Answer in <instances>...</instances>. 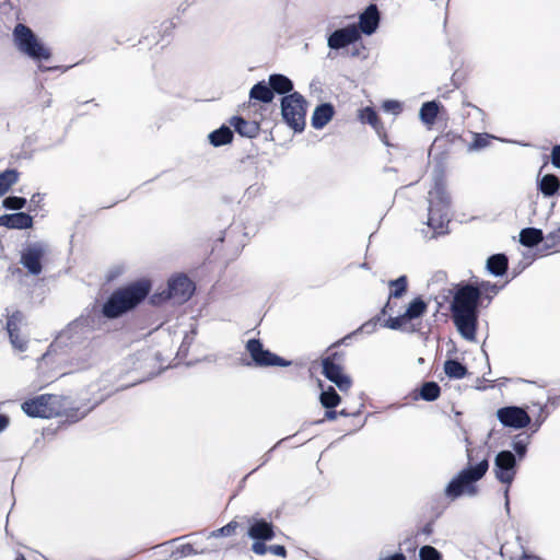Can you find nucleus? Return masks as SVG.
<instances>
[{"label":"nucleus","mask_w":560,"mask_h":560,"mask_svg":"<svg viewBox=\"0 0 560 560\" xmlns=\"http://www.w3.org/2000/svg\"><path fill=\"white\" fill-rule=\"evenodd\" d=\"M93 334V320L89 317H79L57 335L43 359L46 360L59 352H68L69 371L85 370L96 361Z\"/></svg>","instance_id":"nucleus-1"},{"label":"nucleus","mask_w":560,"mask_h":560,"mask_svg":"<svg viewBox=\"0 0 560 560\" xmlns=\"http://www.w3.org/2000/svg\"><path fill=\"white\" fill-rule=\"evenodd\" d=\"M98 402L100 400L91 405L90 401L78 404L66 396L43 394L25 400L21 405V409L31 418L49 419L65 416L67 420L77 422L93 410Z\"/></svg>","instance_id":"nucleus-2"},{"label":"nucleus","mask_w":560,"mask_h":560,"mask_svg":"<svg viewBox=\"0 0 560 560\" xmlns=\"http://www.w3.org/2000/svg\"><path fill=\"white\" fill-rule=\"evenodd\" d=\"M480 298L479 288L465 284L457 289L451 303L453 322L460 336L468 341L476 339Z\"/></svg>","instance_id":"nucleus-3"},{"label":"nucleus","mask_w":560,"mask_h":560,"mask_svg":"<svg viewBox=\"0 0 560 560\" xmlns=\"http://www.w3.org/2000/svg\"><path fill=\"white\" fill-rule=\"evenodd\" d=\"M428 202L429 214L427 225L432 229V236L446 233V228L450 222L451 199L445 190L441 173L434 177V186L428 194Z\"/></svg>","instance_id":"nucleus-4"},{"label":"nucleus","mask_w":560,"mask_h":560,"mask_svg":"<svg viewBox=\"0 0 560 560\" xmlns=\"http://www.w3.org/2000/svg\"><path fill=\"white\" fill-rule=\"evenodd\" d=\"M148 293L149 285L144 282L132 283L116 290L103 304L102 313L107 318H117L137 306Z\"/></svg>","instance_id":"nucleus-5"},{"label":"nucleus","mask_w":560,"mask_h":560,"mask_svg":"<svg viewBox=\"0 0 560 560\" xmlns=\"http://www.w3.org/2000/svg\"><path fill=\"white\" fill-rule=\"evenodd\" d=\"M489 469V463L485 458L475 466H468L460 470L445 488V495L452 500L459 498L463 494L475 497L477 494V487L475 483L480 480Z\"/></svg>","instance_id":"nucleus-6"},{"label":"nucleus","mask_w":560,"mask_h":560,"mask_svg":"<svg viewBox=\"0 0 560 560\" xmlns=\"http://www.w3.org/2000/svg\"><path fill=\"white\" fill-rule=\"evenodd\" d=\"M13 40L16 48L35 61L49 60L50 50L38 39L26 25L19 23L13 30Z\"/></svg>","instance_id":"nucleus-7"},{"label":"nucleus","mask_w":560,"mask_h":560,"mask_svg":"<svg viewBox=\"0 0 560 560\" xmlns=\"http://www.w3.org/2000/svg\"><path fill=\"white\" fill-rule=\"evenodd\" d=\"M281 115L283 120L295 132L305 128L306 101L298 92L284 95L281 98Z\"/></svg>","instance_id":"nucleus-8"},{"label":"nucleus","mask_w":560,"mask_h":560,"mask_svg":"<svg viewBox=\"0 0 560 560\" xmlns=\"http://www.w3.org/2000/svg\"><path fill=\"white\" fill-rule=\"evenodd\" d=\"M516 456L511 451H500L494 458L493 472L495 478L506 485L504 490L505 510L510 511L509 487L513 482L516 475Z\"/></svg>","instance_id":"nucleus-9"},{"label":"nucleus","mask_w":560,"mask_h":560,"mask_svg":"<svg viewBox=\"0 0 560 560\" xmlns=\"http://www.w3.org/2000/svg\"><path fill=\"white\" fill-rule=\"evenodd\" d=\"M246 351L249 353L254 364L259 368L267 366H289L290 361L272 353L271 351L264 348L259 339L253 338L247 340L245 345Z\"/></svg>","instance_id":"nucleus-10"},{"label":"nucleus","mask_w":560,"mask_h":560,"mask_svg":"<svg viewBox=\"0 0 560 560\" xmlns=\"http://www.w3.org/2000/svg\"><path fill=\"white\" fill-rule=\"evenodd\" d=\"M48 253V244L45 242H34L22 250L20 264L32 276H38L43 271L42 259Z\"/></svg>","instance_id":"nucleus-11"},{"label":"nucleus","mask_w":560,"mask_h":560,"mask_svg":"<svg viewBox=\"0 0 560 560\" xmlns=\"http://www.w3.org/2000/svg\"><path fill=\"white\" fill-rule=\"evenodd\" d=\"M499 422L514 430H521L530 424L532 419L526 409L520 406H505L495 412Z\"/></svg>","instance_id":"nucleus-12"},{"label":"nucleus","mask_w":560,"mask_h":560,"mask_svg":"<svg viewBox=\"0 0 560 560\" xmlns=\"http://www.w3.org/2000/svg\"><path fill=\"white\" fill-rule=\"evenodd\" d=\"M195 290L194 283L184 275H177L168 280L167 289L163 291L165 299L176 304H183L190 299Z\"/></svg>","instance_id":"nucleus-13"},{"label":"nucleus","mask_w":560,"mask_h":560,"mask_svg":"<svg viewBox=\"0 0 560 560\" xmlns=\"http://www.w3.org/2000/svg\"><path fill=\"white\" fill-rule=\"evenodd\" d=\"M360 39L358 25L349 24L334 31L327 38V46L332 50L345 48Z\"/></svg>","instance_id":"nucleus-14"},{"label":"nucleus","mask_w":560,"mask_h":560,"mask_svg":"<svg viewBox=\"0 0 560 560\" xmlns=\"http://www.w3.org/2000/svg\"><path fill=\"white\" fill-rule=\"evenodd\" d=\"M322 365L325 377L334 383L341 392H346L351 387V378L343 373L341 365L336 364L331 358L323 359Z\"/></svg>","instance_id":"nucleus-15"},{"label":"nucleus","mask_w":560,"mask_h":560,"mask_svg":"<svg viewBox=\"0 0 560 560\" xmlns=\"http://www.w3.org/2000/svg\"><path fill=\"white\" fill-rule=\"evenodd\" d=\"M380 23V13L375 4H370L359 19L360 34L372 35Z\"/></svg>","instance_id":"nucleus-16"},{"label":"nucleus","mask_w":560,"mask_h":560,"mask_svg":"<svg viewBox=\"0 0 560 560\" xmlns=\"http://www.w3.org/2000/svg\"><path fill=\"white\" fill-rule=\"evenodd\" d=\"M0 226L18 230L30 229L33 226V218L22 211L11 214H3L0 215Z\"/></svg>","instance_id":"nucleus-17"},{"label":"nucleus","mask_w":560,"mask_h":560,"mask_svg":"<svg viewBox=\"0 0 560 560\" xmlns=\"http://www.w3.org/2000/svg\"><path fill=\"white\" fill-rule=\"evenodd\" d=\"M247 534L254 540H271L275 536L272 524L265 520H255Z\"/></svg>","instance_id":"nucleus-18"},{"label":"nucleus","mask_w":560,"mask_h":560,"mask_svg":"<svg viewBox=\"0 0 560 560\" xmlns=\"http://www.w3.org/2000/svg\"><path fill=\"white\" fill-rule=\"evenodd\" d=\"M230 126L242 137L255 138L259 132V126L255 121H248L241 116H233Z\"/></svg>","instance_id":"nucleus-19"},{"label":"nucleus","mask_w":560,"mask_h":560,"mask_svg":"<svg viewBox=\"0 0 560 560\" xmlns=\"http://www.w3.org/2000/svg\"><path fill=\"white\" fill-rule=\"evenodd\" d=\"M334 106L330 103H323L313 112L312 115V126L315 129H322L324 128L334 117Z\"/></svg>","instance_id":"nucleus-20"},{"label":"nucleus","mask_w":560,"mask_h":560,"mask_svg":"<svg viewBox=\"0 0 560 560\" xmlns=\"http://www.w3.org/2000/svg\"><path fill=\"white\" fill-rule=\"evenodd\" d=\"M268 84L272 90V94H291L293 90V82L284 74L275 73L269 75Z\"/></svg>","instance_id":"nucleus-21"},{"label":"nucleus","mask_w":560,"mask_h":560,"mask_svg":"<svg viewBox=\"0 0 560 560\" xmlns=\"http://www.w3.org/2000/svg\"><path fill=\"white\" fill-rule=\"evenodd\" d=\"M208 140L214 148L229 144L233 140V131L228 126H221L220 128L211 131L208 135Z\"/></svg>","instance_id":"nucleus-22"},{"label":"nucleus","mask_w":560,"mask_h":560,"mask_svg":"<svg viewBox=\"0 0 560 560\" xmlns=\"http://www.w3.org/2000/svg\"><path fill=\"white\" fill-rule=\"evenodd\" d=\"M273 97L272 90L265 81L254 84L249 91V98L261 103H271Z\"/></svg>","instance_id":"nucleus-23"},{"label":"nucleus","mask_w":560,"mask_h":560,"mask_svg":"<svg viewBox=\"0 0 560 560\" xmlns=\"http://www.w3.org/2000/svg\"><path fill=\"white\" fill-rule=\"evenodd\" d=\"M486 266L491 275L501 277L508 270V258L504 254H494L487 259Z\"/></svg>","instance_id":"nucleus-24"},{"label":"nucleus","mask_w":560,"mask_h":560,"mask_svg":"<svg viewBox=\"0 0 560 560\" xmlns=\"http://www.w3.org/2000/svg\"><path fill=\"white\" fill-rule=\"evenodd\" d=\"M544 241V234L540 229L525 228L520 232V243L526 247H534Z\"/></svg>","instance_id":"nucleus-25"},{"label":"nucleus","mask_w":560,"mask_h":560,"mask_svg":"<svg viewBox=\"0 0 560 560\" xmlns=\"http://www.w3.org/2000/svg\"><path fill=\"white\" fill-rule=\"evenodd\" d=\"M538 188L546 197L556 195L560 188V180L552 174H546L538 183Z\"/></svg>","instance_id":"nucleus-26"},{"label":"nucleus","mask_w":560,"mask_h":560,"mask_svg":"<svg viewBox=\"0 0 560 560\" xmlns=\"http://www.w3.org/2000/svg\"><path fill=\"white\" fill-rule=\"evenodd\" d=\"M439 114V104L435 101L425 102L419 110V118L425 125H432Z\"/></svg>","instance_id":"nucleus-27"},{"label":"nucleus","mask_w":560,"mask_h":560,"mask_svg":"<svg viewBox=\"0 0 560 560\" xmlns=\"http://www.w3.org/2000/svg\"><path fill=\"white\" fill-rule=\"evenodd\" d=\"M20 173L14 168H8L0 173V197L18 183Z\"/></svg>","instance_id":"nucleus-28"},{"label":"nucleus","mask_w":560,"mask_h":560,"mask_svg":"<svg viewBox=\"0 0 560 560\" xmlns=\"http://www.w3.org/2000/svg\"><path fill=\"white\" fill-rule=\"evenodd\" d=\"M444 372L450 378L460 380L467 375V369L457 360H446L444 362Z\"/></svg>","instance_id":"nucleus-29"},{"label":"nucleus","mask_w":560,"mask_h":560,"mask_svg":"<svg viewBox=\"0 0 560 560\" xmlns=\"http://www.w3.org/2000/svg\"><path fill=\"white\" fill-rule=\"evenodd\" d=\"M425 311L427 303L421 298H416L409 303L404 315L408 320H411L421 317Z\"/></svg>","instance_id":"nucleus-30"},{"label":"nucleus","mask_w":560,"mask_h":560,"mask_svg":"<svg viewBox=\"0 0 560 560\" xmlns=\"http://www.w3.org/2000/svg\"><path fill=\"white\" fill-rule=\"evenodd\" d=\"M319 401L324 408L332 409L340 404L341 398L332 386H328L320 393Z\"/></svg>","instance_id":"nucleus-31"},{"label":"nucleus","mask_w":560,"mask_h":560,"mask_svg":"<svg viewBox=\"0 0 560 560\" xmlns=\"http://www.w3.org/2000/svg\"><path fill=\"white\" fill-rule=\"evenodd\" d=\"M441 388L435 382H425L422 384L419 396L425 401H434L439 398Z\"/></svg>","instance_id":"nucleus-32"},{"label":"nucleus","mask_w":560,"mask_h":560,"mask_svg":"<svg viewBox=\"0 0 560 560\" xmlns=\"http://www.w3.org/2000/svg\"><path fill=\"white\" fill-rule=\"evenodd\" d=\"M7 312V325L5 329L8 334L20 331V327L24 323V315L20 311H14L12 313L9 312V308H5Z\"/></svg>","instance_id":"nucleus-33"},{"label":"nucleus","mask_w":560,"mask_h":560,"mask_svg":"<svg viewBox=\"0 0 560 560\" xmlns=\"http://www.w3.org/2000/svg\"><path fill=\"white\" fill-rule=\"evenodd\" d=\"M491 139H495V137L489 133H474V141L468 145V151H480L488 148Z\"/></svg>","instance_id":"nucleus-34"},{"label":"nucleus","mask_w":560,"mask_h":560,"mask_svg":"<svg viewBox=\"0 0 560 560\" xmlns=\"http://www.w3.org/2000/svg\"><path fill=\"white\" fill-rule=\"evenodd\" d=\"M523 434H517L515 439L512 442V447L515 452V454L522 459L527 452V446L529 444L530 435H526L525 438H522Z\"/></svg>","instance_id":"nucleus-35"},{"label":"nucleus","mask_w":560,"mask_h":560,"mask_svg":"<svg viewBox=\"0 0 560 560\" xmlns=\"http://www.w3.org/2000/svg\"><path fill=\"white\" fill-rule=\"evenodd\" d=\"M360 119L362 122L371 125L375 130H378L380 119L376 112L372 107H365L360 112Z\"/></svg>","instance_id":"nucleus-36"},{"label":"nucleus","mask_w":560,"mask_h":560,"mask_svg":"<svg viewBox=\"0 0 560 560\" xmlns=\"http://www.w3.org/2000/svg\"><path fill=\"white\" fill-rule=\"evenodd\" d=\"M389 285L394 288V290L390 292V296L398 299L402 296L407 291V277L400 276L395 280H390Z\"/></svg>","instance_id":"nucleus-37"},{"label":"nucleus","mask_w":560,"mask_h":560,"mask_svg":"<svg viewBox=\"0 0 560 560\" xmlns=\"http://www.w3.org/2000/svg\"><path fill=\"white\" fill-rule=\"evenodd\" d=\"M26 199L18 196H9L2 200V206L10 210H21L25 207Z\"/></svg>","instance_id":"nucleus-38"},{"label":"nucleus","mask_w":560,"mask_h":560,"mask_svg":"<svg viewBox=\"0 0 560 560\" xmlns=\"http://www.w3.org/2000/svg\"><path fill=\"white\" fill-rule=\"evenodd\" d=\"M419 559L420 560H442V555L436 548H434L430 545H425L419 549Z\"/></svg>","instance_id":"nucleus-39"},{"label":"nucleus","mask_w":560,"mask_h":560,"mask_svg":"<svg viewBox=\"0 0 560 560\" xmlns=\"http://www.w3.org/2000/svg\"><path fill=\"white\" fill-rule=\"evenodd\" d=\"M236 528H237V523L232 521L229 524H226L225 526H223L217 530H213L211 533V536H213V537L231 536L232 534H234Z\"/></svg>","instance_id":"nucleus-40"},{"label":"nucleus","mask_w":560,"mask_h":560,"mask_svg":"<svg viewBox=\"0 0 560 560\" xmlns=\"http://www.w3.org/2000/svg\"><path fill=\"white\" fill-rule=\"evenodd\" d=\"M408 319L405 317V315H400V316H397V317H389L384 326L386 328H389V329H393V330H397V329H400L402 327V325L407 322Z\"/></svg>","instance_id":"nucleus-41"},{"label":"nucleus","mask_w":560,"mask_h":560,"mask_svg":"<svg viewBox=\"0 0 560 560\" xmlns=\"http://www.w3.org/2000/svg\"><path fill=\"white\" fill-rule=\"evenodd\" d=\"M9 338L15 349L20 351L26 349V340L20 335V331L9 334Z\"/></svg>","instance_id":"nucleus-42"},{"label":"nucleus","mask_w":560,"mask_h":560,"mask_svg":"<svg viewBox=\"0 0 560 560\" xmlns=\"http://www.w3.org/2000/svg\"><path fill=\"white\" fill-rule=\"evenodd\" d=\"M376 329V322L374 320H369L364 324H362L357 330H354L352 334L348 335L345 337L343 340L350 338L352 335H355L358 334L359 331L360 332H365V334H373Z\"/></svg>","instance_id":"nucleus-43"},{"label":"nucleus","mask_w":560,"mask_h":560,"mask_svg":"<svg viewBox=\"0 0 560 560\" xmlns=\"http://www.w3.org/2000/svg\"><path fill=\"white\" fill-rule=\"evenodd\" d=\"M545 240H546L547 247H552V246L559 244L560 243V225L556 230L549 232L547 234V236L545 237Z\"/></svg>","instance_id":"nucleus-44"},{"label":"nucleus","mask_w":560,"mask_h":560,"mask_svg":"<svg viewBox=\"0 0 560 560\" xmlns=\"http://www.w3.org/2000/svg\"><path fill=\"white\" fill-rule=\"evenodd\" d=\"M125 272V267L122 265H114L112 266L107 273H106V280L113 281L119 276H121Z\"/></svg>","instance_id":"nucleus-45"},{"label":"nucleus","mask_w":560,"mask_h":560,"mask_svg":"<svg viewBox=\"0 0 560 560\" xmlns=\"http://www.w3.org/2000/svg\"><path fill=\"white\" fill-rule=\"evenodd\" d=\"M383 108L385 112H392L393 114H398L401 109V105L397 101H385L383 104Z\"/></svg>","instance_id":"nucleus-46"},{"label":"nucleus","mask_w":560,"mask_h":560,"mask_svg":"<svg viewBox=\"0 0 560 560\" xmlns=\"http://www.w3.org/2000/svg\"><path fill=\"white\" fill-rule=\"evenodd\" d=\"M265 540H255L252 545V550L256 555L262 556L267 552V547L264 544Z\"/></svg>","instance_id":"nucleus-47"},{"label":"nucleus","mask_w":560,"mask_h":560,"mask_svg":"<svg viewBox=\"0 0 560 560\" xmlns=\"http://www.w3.org/2000/svg\"><path fill=\"white\" fill-rule=\"evenodd\" d=\"M551 163L556 168H560V144H557L552 148Z\"/></svg>","instance_id":"nucleus-48"},{"label":"nucleus","mask_w":560,"mask_h":560,"mask_svg":"<svg viewBox=\"0 0 560 560\" xmlns=\"http://www.w3.org/2000/svg\"><path fill=\"white\" fill-rule=\"evenodd\" d=\"M544 410H545V406H540L539 413L533 423V432H537L539 430V428L541 427V424L544 423V421L546 420V417L542 416Z\"/></svg>","instance_id":"nucleus-49"},{"label":"nucleus","mask_w":560,"mask_h":560,"mask_svg":"<svg viewBox=\"0 0 560 560\" xmlns=\"http://www.w3.org/2000/svg\"><path fill=\"white\" fill-rule=\"evenodd\" d=\"M269 551L278 557H285L287 550L282 545H272L269 547Z\"/></svg>","instance_id":"nucleus-50"},{"label":"nucleus","mask_w":560,"mask_h":560,"mask_svg":"<svg viewBox=\"0 0 560 560\" xmlns=\"http://www.w3.org/2000/svg\"><path fill=\"white\" fill-rule=\"evenodd\" d=\"M9 417L5 415H0V433L4 431L9 425Z\"/></svg>","instance_id":"nucleus-51"},{"label":"nucleus","mask_w":560,"mask_h":560,"mask_svg":"<svg viewBox=\"0 0 560 560\" xmlns=\"http://www.w3.org/2000/svg\"><path fill=\"white\" fill-rule=\"evenodd\" d=\"M380 560H406V557L401 552H396V553H394L392 556H388V557H385V558H381Z\"/></svg>","instance_id":"nucleus-52"},{"label":"nucleus","mask_w":560,"mask_h":560,"mask_svg":"<svg viewBox=\"0 0 560 560\" xmlns=\"http://www.w3.org/2000/svg\"><path fill=\"white\" fill-rule=\"evenodd\" d=\"M338 417V412L335 411V410H331V409H327L326 412H325V418L327 420H336Z\"/></svg>","instance_id":"nucleus-53"},{"label":"nucleus","mask_w":560,"mask_h":560,"mask_svg":"<svg viewBox=\"0 0 560 560\" xmlns=\"http://www.w3.org/2000/svg\"><path fill=\"white\" fill-rule=\"evenodd\" d=\"M40 199H42L40 194H34V195L32 196V198H31V202H33V203H37V202H39V201H40Z\"/></svg>","instance_id":"nucleus-54"},{"label":"nucleus","mask_w":560,"mask_h":560,"mask_svg":"<svg viewBox=\"0 0 560 560\" xmlns=\"http://www.w3.org/2000/svg\"><path fill=\"white\" fill-rule=\"evenodd\" d=\"M348 415H349V413H348L345 409H342V410H340V411L338 412V416L347 417Z\"/></svg>","instance_id":"nucleus-55"},{"label":"nucleus","mask_w":560,"mask_h":560,"mask_svg":"<svg viewBox=\"0 0 560 560\" xmlns=\"http://www.w3.org/2000/svg\"><path fill=\"white\" fill-rule=\"evenodd\" d=\"M488 287H490V283H488V282L487 283H485V282L481 283V288L482 289H487Z\"/></svg>","instance_id":"nucleus-56"},{"label":"nucleus","mask_w":560,"mask_h":560,"mask_svg":"<svg viewBox=\"0 0 560 560\" xmlns=\"http://www.w3.org/2000/svg\"><path fill=\"white\" fill-rule=\"evenodd\" d=\"M491 289L495 292V285L488 287V290H491Z\"/></svg>","instance_id":"nucleus-57"},{"label":"nucleus","mask_w":560,"mask_h":560,"mask_svg":"<svg viewBox=\"0 0 560 560\" xmlns=\"http://www.w3.org/2000/svg\"><path fill=\"white\" fill-rule=\"evenodd\" d=\"M467 456H468V459L470 460V450L467 448Z\"/></svg>","instance_id":"nucleus-58"},{"label":"nucleus","mask_w":560,"mask_h":560,"mask_svg":"<svg viewBox=\"0 0 560 560\" xmlns=\"http://www.w3.org/2000/svg\"><path fill=\"white\" fill-rule=\"evenodd\" d=\"M16 560H26L24 557H20Z\"/></svg>","instance_id":"nucleus-59"}]
</instances>
